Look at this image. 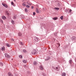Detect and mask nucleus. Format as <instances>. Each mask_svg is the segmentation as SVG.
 I'll use <instances>...</instances> for the list:
<instances>
[{"mask_svg": "<svg viewBox=\"0 0 76 76\" xmlns=\"http://www.w3.org/2000/svg\"><path fill=\"white\" fill-rule=\"evenodd\" d=\"M20 44L21 45H23V43L22 42H20Z\"/></svg>", "mask_w": 76, "mask_h": 76, "instance_id": "nucleus-35", "label": "nucleus"}, {"mask_svg": "<svg viewBox=\"0 0 76 76\" xmlns=\"http://www.w3.org/2000/svg\"><path fill=\"white\" fill-rule=\"evenodd\" d=\"M6 45L7 47H10V45H9V44L8 43H6Z\"/></svg>", "mask_w": 76, "mask_h": 76, "instance_id": "nucleus-17", "label": "nucleus"}, {"mask_svg": "<svg viewBox=\"0 0 76 76\" xmlns=\"http://www.w3.org/2000/svg\"><path fill=\"white\" fill-rule=\"evenodd\" d=\"M26 7L27 8H29V7H30L28 5H26Z\"/></svg>", "mask_w": 76, "mask_h": 76, "instance_id": "nucleus-26", "label": "nucleus"}, {"mask_svg": "<svg viewBox=\"0 0 76 76\" xmlns=\"http://www.w3.org/2000/svg\"><path fill=\"white\" fill-rule=\"evenodd\" d=\"M33 64L34 65H37V62L36 61H34L33 62Z\"/></svg>", "mask_w": 76, "mask_h": 76, "instance_id": "nucleus-10", "label": "nucleus"}, {"mask_svg": "<svg viewBox=\"0 0 76 76\" xmlns=\"http://www.w3.org/2000/svg\"><path fill=\"white\" fill-rule=\"evenodd\" d=\"M69 63H70V64H72V60H69Z\"/></svg>", "mask_w": 76, "mask_h": 76, "instance_id": "nucleus-27", "label": "nucleus"}, {"mask_svg": "<svg viewBox=\"0 0 76 76\" xmlns=\"http://www.w3.org/2000/svg\"><path fill=\"white\" fill-rule=\"evenodd\" d=\"M13 18H14V19H16V16H14Z\"/></svg>", "mask_w": 76, "mask_h": 76, "instance_id": "nucleus-38", "label": "nucleus"}, {"mask_svg": "<svg viewBox=\"0 0 76 76\" xmlns=\"http://www.w3.org/2000/svg\"><path fill=\"white\" fill-rule=\"evenodd\" d=\"M33 41L35 42H38V38L37 37H34L33 38Z\"/></svg>", "mask_w": 76, "mask_h": 76, "instance_id": "nucleus-1", "label": "nucleus"}, {"mask_svg": "<svg viewBox=\"0 0 76 76\" xmlns=\"http://www.w3.org/2000/svg\"><path fill=\"white\" fill-rule=\"evenodd\" d=\"M11 40H12V41H14V39H12Z\"/></svg>", "mask_w": 76, "mask_h": 76, "instance_id": "nucleus-36", "label": "nucleus"}, {"mask_svg": "<svg viewBox=\"0 0 76 76\" xmlns=\"http://www.w3.org/2000/svg\"><path fill=\"white\" fill-rule=\"evenodd\" d=\"M27 4L29 6H31V5H32V4L31 3H29L28 2H27Z\"/></svg>", "mask_w": 76, "mask_h": 76, "instance_id": "nucleus-13", "label": "nucleus"}, {"mask_svg": "<svg viewBox=\"0 0 76 76\" xmlns=\"http://www.w3.org/2000/svg\"><path fill=\"white\" fill-rule=\"evenodd\" d=\"M6 18L5 17V16H3L2 17V19H3L4 20H5Z\"/></svg>", "mask_w": 76, "mask_h": 76, "instance_id": "nucleus-14", "label": "nucleus"}, {"mask_svg": "<svg viewBox=\"0 0 76 76\" xmlns=\"http://www.w3.org/2000/svg\"><path fill=\"white\" fill-rule=\"evenodd\" d=\"M56 70L57 71H59L60 70V67H56Z\"/></svg>", "mask_w": 76, "mask_h": 76, "instance_id": "nucleus-8", "label": "nucleus"}, {"mask_svg": "<svg viewBox=\"0 0 76 76\" xmlns=\"http://www.w3.org/2000/svg\"><path fill=\"white\" fill-rule=\"evenodd\" d=\"M59 47H60V45H59Z\"/></svg>", "mask_w": 76, "mask_h": 76, "instance_id": "nucleus-39", "label": "nucleus"}, {"mask_svg": "<svg viewBox=\"0 0 76 76\" xmlns=\"http://www.w3.org/2000/svg\"><path fill=\"white\" fill-rule=\"evenodd\" d=\"M72 10H69V12H72Z\"/></svg>", "mask_w": 76, "mask_h": 76, "instance_id": "nucleus-37", "label": "nucleus"}, {"mask_svg": "<svg viewBox=\"0 0 76 76\" xmlns=\"http://www.w3.org/2000/svg\"><path fill=\"white\" fill-rule=\"evenodd\" d=\"M42 75L44 76H47V75L45 74V73H43V74H42Z\"/></svg>", "mask_w": 76, "mask_h": 76, "instance_id": "nucleus-31", "label": "nucleus"}, {"mask_svg": "<svg viewBox=\"0 0 76 76\" xmlns=\"http://www.w3.org/2000/svg\"><path fill=\"white\" fill-rule=\"evenodd\" d=\"M2 5H3V6L6 7V8H7L8 7V6L6 4H4L3 3H2Z\"/></svg>", "mask_w": 76, "mask_h": 76, "instance_id": "nucleus-3", "label": "nucleus"}, {"mask_svg": "<svg viewBox=\"0 0 76 76\" xmlns=\"http://www.w3.org/2000/svg\"><path fill=\"white\" fill-rule=\"evenodd\" d=\"M8 75L9 76H13V75H12V74H11L10 72L8 73Z\"/></svg>", "mask_w": 76, "mask_h": 76, "instance_id": "nucleus-12", "label": "nucleus"}, {"mask_svg": "<svg viewBox=\"0 0 76 76\" xmlns=\"http://www.w3.org/2000/svg\"><path fill=\"white\" fill-rule=\"evenodd\" d=\"M39 68L41 70H43L44 68H43V67L42 66V65H41L40 66H39Z\"/></svg>", "mask_w": 76, "mask_h": 76, "instance_id": "nucleus-5", "label": "nucleus"}, {"mask_svg": "<svg viewBox=\"0 0 76 76\" xmlns=\"http://www.w3.org/2000/svg\"><path fill=\"white\" fill-rule=\"evenodd\" d=\"M50 59V57H48V58L45 59V61H48Z\"/></svg>", "mask_w": 76, "mask_h": 76, "instance_id": "nucleus-9", "label": "nucleus"}, {"mask_svg": "<svg viewBox=\"0 0 76 76\" xmlns=\"http://www.w3.org/2000/svg\"><path fill=\"white\" fill-rule=\"evenodd\" d=\"M14 1H15V0H14Z\"/></svg>", "mask_w": 76, "mask_h": 76, "instance_id": "nucleus-40", "label": "nucleus"}, {"mask_svg": "<svg viewBox=\"0 0 76 76\" xmlns=\"http://www.w3.org/2000/svg\"><path fill=\"white\" fill-rule=\"evenodd\" d=\"M23 51L24 53H26V50L25 49L23 50Z\"/></svg>", "mask_w": 76, "mask_h": 76, "instance_id": "nucleus-30", "label": "nucleus"}, {"mask_svg": "<svg viewBox=\"0 0 76 76\" xmlns=\"http://www.w3.org/2000/svg\"><path fill=\"white\" fill-rule=\"evenodd\" d=\"M26 3L24 2L23 3L22 5L23 6H26V4H25Z\"/></svg>", "mask_w": 76, "mask_h": 76, "instance_id": "nucleus-20", "label": "nucleus"}, {"mask_svg": "<svg viewBox=\"0 0 76 76\" xmlns=\"http://www.w3.org/2000/svg\"><path fill=\"white\" fill-rule=\"evenodd\" d=\"M23 62L24 63H27V61L24 60H23Z\"/></svg>", "mask_w": 76, "mask_h": 76, "instance_id": "nucleus-11", "label": "nucleus"}, {"mask_svg": "<svg viewBox=\"0 0 76 76\" xmlns=\"http://www.w3.org/2000/svg\"><path fill=\"white\" fill-rule=\"evenodd\" d=\"M52 19L53 20H57V19H58V18H57V17H55V18H53Z\"/></svg>", "mask_w": 76, "mask_h": 76, "instance_id": "nucleus-16", "label": "nucleus"}, {"mask_svg": "<svg viewBox=\"0 0 76 76\" xmlns=\"http://www.w3.org/2000/svg\"><path fill=\"white\" fill-rule=\"evenodd\" d=\"M19 57L20 58H22V56L20 55H19Z\"/></svg>", "mask_w": 76, "mask_h": 76, "instance_id": "nucleus-22", "label": "nucleus"}, {"mask_svg": "<svg viewBox=\"0 0 76 76\" xmlns=\"http://www.w3.org/2000/svg\"><path fill=\"white\" fill-rule=\"evenodd\" d=\"M54 9H55V10H59V8L58 7H56L54 8Z\"/></svg>", "mask_w": 76, "mask_h": 76, "instance_id": "nucleus-21", "label": "nucleus"}, {"mask_svg": "<svg viewBox=\"0 0 76 76\" xmlns=\"http://www.w3.org/2000/svg\"><path fill=\"white\" fill-rule=\"evenodd\" d=\"M0 21L1 22V23H3V20H0Z\"/></svg>", "mask_w": 76, "mask_h": 76, "instance_id": "nucleus-33", "label": "nucleus"}, {"mask_svg": "<svg viewBox=\"0 0 76 76\" xmlns=\"http://www.w3.org/2000/svg\"><path fill=\"white\" fill-rule=\"evenodd\" d=\"M25 11L26 12H28V9L26 8L25 9Z\"/></svg>", "mask_w": 76, "mask_h": 76, "instance_id": "nucleus-29", "label": "nucleus"}, {"mask_svg": "<svg viewBox=\"0 0 76 76\" xmlns=\"http://www.w3.org/2000/svg\"><path fill=\"white\" fill-rule=\"evenodd\" d=\"M76 39V37H72V40H75V39Z\"/></svg>", "mask_w": 76, "mask_h": 76, "instance_id": "nucleus-18", "label": "nucleus"}, {"mask_svg": "<svg viewBox=\"0 0 76 76\" xmlns=\"http://www.w3.org/2000/svg\"><path fill=\"white\" fill-rule=\"evenodd\" d=\"M36 12L37 13H39V11H38V9L36 8Z\"/></svg>", "mask_w": 76, "mask_h": 76, "instance_id": "nucleus-15", "label": "nucleus"}, {"mask_svg": "<svg viewBox=\"0 0 76 76\" xmlns=\"http://www.w3.org/2000/svg\"><path fill=\"white\" fill-rule=\"evenodd\" d=\"M0 66H3V64L2 62H0Z\"/></svg>", "mask_w": 76, "mask_h": 76, "instance_id": "nucleus-19", "label": "nucleus"}, {"mask_svg": "<svg viewBox=\"0 0 76 76\" xmlns=\"http://www.w3.org/2000/svg\"><path fill=\"white\" fill-rule=\"evenodd\" d=\"M36 14H35V12H33V15H35Z\"/></svg>", "mask_w": 76, "mask_h": 76, "instance_id": "nucleus-32", "label": "nucleus"}, {"mask_svg": "<svg viewBox=\"0 0 76 76\" xmlns=\"http://www.w3.org/2000/svg\"><path fill=\"white\" fill-rule=\"evenodd\" d=\"M62 76H66V73L65 72H63L62 73Z\"/></svg>", "mask_w": 76, "mask_h": 76, "instance_id": "nucleus-7", "label": "nucleus"}, {"mask_svg": "<svg viewBox=\"0 0 76 76\" xmlns=\"http://www.w3.org/2000/svg\"><path fill=\"white\" fill-rule=\"evenodd\" d=\"M18 35L19 36H21L22 35V33H18Z\"/></svg>", "mask_w": 76, "mask_h": 76, "instance_id": "nucleus-28", "label": "nucleus"}, {"mask_svg": "<svg viewBox=\"0 0 76 76\" xmlns=\"http://www.w3.org/2000/svg\"><path fill=\"white\" fill-rule=\"evenodd\" d=\"M60 18L61 20H63V16H62L60 17Z\"/></svg>", "mask_w": 76, "mask_h": 76, "instance_id": "nucleus-23", "label": "nucleus"}, {"mask_svg": "<svg viewBox=\"0 0 76 76\" xmlns=\"http://www.w3.org/2000/svg\"><path fill=\"white\" fill-rule=\"evenodd\" d=\"M31 8L32 9H34V6H31Z\"/></svg>", "mask_w": 76, "mask_h": 76, "instance_id": "nucleus-34", "label": "nucleus"}, {"mask_svg": "<svg viewBox=\"0 0 76 76\" xmlns=\"http://www.w3.org/2000/svg\"><path fill=\"white\" fill-rule=\"evenodd\" d=\"M1 50H2V51H4V50H5V47L4 46L2 47L1 48Z\"/></svg>", "mask_w": 76, "mask_h": 76, "instance_id": "nucleus-6", "label": "nucleus"}, {"mask_svg": "<svg viewBox=\"0 0 76 76\" xmlns=\"http://www.w3.org/2000/svg\"><path fill=\"white\" fill-rule=\"evenodd\" d=\"M4 55L5 57H7V58H10V56H9V55H8V54L5 53Z\"/></svg>", "mask_w": 76, "mask_h": 76, "instance_id": "nucleus-2", "label": "nucleus"}, {"mask_svg": "<svg viewBox=\"0 0 76 76\" xmlns=\"http://www.w3.org/2000/svg\"><path fill=\"white\" fill-rule=\"evenodd\" d=\"M11 4L14 7L15 5H14V3L12 1H11Z\"/></svg>", "mask_w": 76, "mask_h": 76, "instance_id": "nucleus-24", "label": "nucleus"}, {"mask_svg": "<svg viewBox=\"0 0 76 76\" xmlns=\"http://www.w3.org/2000/svg\"><path fill=\"white\" fill-rule=\"evenodd\" d=\"M36 53V50H33L32 52H31V54H32L34 55Z\"/></svg>", "mask_w": 76, "mask_h": 76, "instance_id": "nucleus-4", "label": "nucleus"}, {"mask_svg": "<svg viewBox=\"0 0 76 76\" xmlns=\"http://www.w3.org/2000/svg\"><path fill=\"white\" fill-rule=\"evenodd\" d=\"M11 23H12V24H14V23H15V22L13 20H11Z\"/></svg>", "mask_w": 76, "mask_h": 76, "instance_id": "nucleus-25", "label": "nucleus"}]
</instances>
